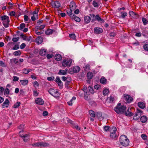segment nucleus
Listing matches in <instances>:
<instances>
[{
  "instance_id": "nucleus-1",
  "label": "nucleus",
  "mask_w": 148,
  "mask_h": 148,
  "mask_svg": "<svg viewBox=\"0 0 148 148\" xmlns=\"http://www.w3.org/2000/svg\"><path fill=\"white\" fill-rule=\"evenodd\" d=\"M74 2L73 1L71 2L70 5V8L68 9L66 11L67 14L72 19H74Z\"/></svg>"
},
{
  "instance_id": "nucleus-2",
  "label": "nucleus",
  "mask_w": 148,
  "mask_h": 148,
  "mask_svg": "<svg viewBox=\"0 0 148 148\" xmlns=\"http://www.w3.org/2000/svg\"><path fill=\"white\" fill-rule=\"evenodd\" d=\"M120 142L122 145L126 147L129 144V140L126 136L121 135L120 137Z\"/></svg>"
},
{
  "instance_id": "nucleus-3",
  "label": "nucleus",
  "mask_w": 148,
  "mask_h": 148,
  "mask_svg": "<svg viewBox=\"0 0 148 148\" xmlns=\"http://www.w3.org/2000/svg\"><path fill=\"white\" fill-rule=\"evenodd\" d=\"M126 107L125 106L122 105L121 107L116 106L114 108V111L118 114H122L125 112L126 110Z\"/></svg>"
},
{
  "instance_id": "nucleus-4",
  "label": "nucleus",
  "mask_w": 148,
  "mask_h": 148,
  "mask_svg": "<svg viewBox=\"0 0 148 148\" xmlns=\"http://www.w3.org/2000/svg\"><path fill=\"white\" fill-rule=\"evenodd\" d=\"M90 15L92 18H92L91 21V22L92 23L95 21L96 20H97L99 22H100L101 23H103L104 22V20L101 18L98 14H97L96 16H95V14H90Z\"/></svg>"
},
{
  "instance_id": "nucleus-5",
  "label": "nucleus",
  "mask_w": 148,
  "mask_h": 148,
  "mask_svg": "<svg viewBox=\"0 0 148 148\" xmlns=\"http://www.w3.org/2000/svg\"><path fill=\"white\" fill-rule=\"evenodd\" d=\"M116 131V127H110V137L112 139L114 138L116 136L115 133Z\"/></svg>"
},
{
  "instance_id": "nucleus-6",
  "label": "nucleus",
  "mask_w": 148,
  "mask_h": 148,
  "mask_svg": "<svg viewBox=\"0 0 148 148\" xmlns=\"http://www.w3.org/2000/svg\"><path fill=\"white\" fill-rule=\"evenodd\" d=\"M49 93L53 96L56 97L59 95V92L56 89L53 88H50L48 90Z\"/></svg>"
},
{
  "instance_id": "nucleus-7",
  "label": "nucleus",
  "mask_w": 148,
  "mask_h": 148,
  "mask_svg": "<svg viewBox=\"0 0 148 148\" xmlns=\"http://www.w3.org/2000/svg\"><path fill=\"white\" fill-rule=\"evenodd\" d=\"M72 61L71 60L64 59L63 60L62 64L63 66H70Z\"/></svg>"
},
{
  "instance_id": "nucleus-8",
  "label": "nucleus",
  "mask_w": 148,
  "mask_h": 148,
  "mask_svg": "<svg viewBox=\"0 0 148 148\" xmlns=\"http://www.w3.org/2000/svg\"><path fill=\"white\" fill-rule=\"evenodd\" d=\"M23 131L22 130V131H20L19 132V135L21 137L23 138L24 141L25 142H27V140L29 138V134H25V135H22L21 134V133H22Z\"/></svg>"
},
{
  "instance_id": "nucleus-9",
  "label": "nucleus",
  "mask_w": 148,
  "mask_h": 148,
  "mask_svg": "<svg viewBox=\"0 0 148 148\" xmlns=\"http://www.w3.org/2000/svg\"><path fill=\"white\" fill-rule=\"evenodd\" d=\"M123 96L127 103H129L132 101L133 100V98L130 97V95L126 94H124Z\"/></svg>"
},
{
  "instance_id": "nucleus-10",
  "label": "nucleus",
  "mask_w": 148,
  "mask_h": 148,
  "mask_svg": "<svg viewBox=\"0 0 148 148\" xmlns=\"http://www.w3.org/2000/svg\"><path fill=\"white\" fill-rule=\"evenodd\" d=\"M51 4L52 6L55 8H58L61 6L60 2L58 1H51Z\"/></svg>"
},
{
  "instance_id": "nucleus-11",
  "label": "nucleus",
  "mask_w": 148,
  "mask_h": 148,
  "mask_svg": "<svg viewBox=\"0 0 148 148\" xmlns=\"http://www.w3.org/2000/svg\"><path fill=\"white\" fill-rule=\"evenodd\" d=\"M138 112L136 113L133 117L134 120H138L141 116V112L140 110H137Z\"/></svg>"
},
{
  "instance_id": "nucleus-12",
  "label": "nucleus",
  "mask_w": 148,
  "mask_h": 148,
  "mask_svg": "<svg viewBox=\"0 0 148 148\" xmlns=\"http://www.w3.org/2000/svg\"><path fill=\"white\" fill-rule=\"evenodd\" d=\"M38 147H48L49 145V144L47 143L40 142H38Z\"/></svg>"
},
{
  "instance_id": "nucleus-13",
  "label": "nucleus",
  "mask_w": 148,
  "mask_h": 148,
  "mask_svg": "<svg viewBox=\"0 0 148 148\" xmlns=\"http://www.w3.org/2000/svg\"><path fill=\"white\" fill-rule=\"evenodd\" d=\"M129 14L130 16L135 18H137L138 17V14L132 11H129Z\"/></svg>"
},
{
  "instance_id": "nucleus-14",
  "label": "nucleus",
  "mask_w": 148,
  "mask_h": 148,
  "mask_svg": "<svg viewBox=\"0 0 148 148\" xmlns=\"http://www.w3.org/2000/svg\"><path fill=\"white\" fill-rule=\"evenodd\" d=\"M36 104L40 105H43L44 103V101L41 98H37L35 100Z\"/></svg>"
},
{
  "instance_id": "nucleus-15",
  "label": "nucleus",
  "mask_w": 148,
  "mask_h": 148,
  "mask_svg": "<svg viewBox=\"0 0 148 148\" xmlns=\"http://www.w3.org/2000/svg\"><path fill=\"white\" fill-rule=\"evenodd\" d=\"M94 32L97 34H100L103 32V29L101 28L98 27H95L94 29Z\"/></svg>"
},
{
  "instance_id": "nucleus-16",
  "label": "nucleus",
  "mask_w": 148,
  "mask_h": 148,
  "mask_svg": "<svg viewBox=\"0 0 148 148\" xmlns=\"http://www.w3.org/2000/svg\"><path fill=\"white\" fill-rule=\"evenodd\" d=\"M10 103V102L8 99H6L5 101L2 104V106L3 108H8Z\"/></svg>"
},
{
  "instance_id": "nucleus-17",
  "label": "nucleus",
  "mask_w": 148,
  "mask_h": 148,
  "mask_svg": "<svg viewBox=\"0 0 148 148\" xmlns=\"http://www.w3.org/2000/svg\"><path fill=\"white\" fill-rule=\"evenodd\" d=\"M20 36L23 39V40L28 41H29L31 38V36H30L28 38L26 36L24 35V34H21Z\"/></svg>"
},
{
  "instance_id": "nucleus-18",
  "label": "nucleus",
  "mask_w": 148,
  "mask_h": 148,
  "mask_svg": "<svg viewBox=\"0 0 148 148\" xmlns=\"http://www.w3.org/2000/svg\"><path fill=\"white\" fill-rule=\"evenodd\" d=\"M91 20V18L88 16H84V21L85 23H89Z\"/></svg>"
},
{
  "instance_id": "nucleus-19",
  "label": "nucleus",
  "mask_w": 148,
  "mask_h": 148,
  "mask_svg": "<svg viewBox=\"0 0 148 148\" xmlns=\"http://www.w3.org/2000/svg\"><path fill=\"white\" fill-rule=\"evenodd\" d=\"M10 22L9 18L6 20L4 21H3V24L5 28H7L9 26V24Z\"/></svg>"
},
{
  "instance_id": "nucleus-20",
  "label": "nucleus",
  "mask_w": 148,
  "mask_h": 148,
  "mask_svg": "<svg viewBox=\"0 0 148 148\" xmlns=\"http://www.w3.org/2000/svg\"><path fill=\"white\" fill-rule=\"evenodd\" d=\"M10 61L11 64H16L18 62V59L16 58L10 59Z\"/></svg>"
},
{
  "instance_id": "nucleus-21",
  "label": "nucleus",
  "mask_w": 148,
  "mask_h": 148,
  "mask_svg": "<svg viewBox=\"0 0 148 148\" xmlns=\"http://www.w3.org/2000/svg\"><path fill=\"white\" fill-rule=\"evenodd\" d=\"M147 117L145 116H143L140 118V120L141 122L143 123H145L147 120Z\"/></svg>"
},
{
  "instance_id": "nucleus-22",
  "label": "nucleus",
  "mask_w": 148,
  "mask_h": 148,
  "mask_svg": "<svg viewBox=\"0 0 148 148\" xmlns=\"http://www.w3.org/2000/svg\"><path fill=\"white\" fill-rule=\"evenodd\" d=\"M55 59L57 61H60L61 60L62 57L60 54H56L55 56Z\"/></svg>"
},
{
  "instance_id": "nucleus-23",
  "label": "nucleus",
  "mask_w": 148,
  "mask_h": 148,
  "mask_svg": "<svg viewBox=\"0 0 148 148\" xmlns=\"http://www.w3.org/2000/svg\"><path fill=\"white\" fill-rule=\"evenodd\" d=\"M20 82L21 83V84L23 86H25L28 83V80L27 79L20 80Z\"/></svg>"
},
{
  "instance_id": "nucleus-24",
  "label": "nucleus",
  "mask_w": 148,
  "mask_h": 148,
  "mask_svg": "<svg viewBox=\"0 0 148 148\" xmlns=\"http://www.w3.org/2000/svg\"><path fill=\"white\" fill-rule=\"evenodd\" d=\"M55 30L53 29H49L45 31V34L47 35H51L52 34L53 32H55Z\"/></svg>"
},
{
  "instance_id": "nucleus-25",
  "label": "nucleus",
  "mask_w": 148,
  "mask_h": 148,
  "mask_svg": "<svg viewBox=\"0 0 148 148\" xmlns=\"http://www.w3.org/2000/svg\"><path fill=\"white\" fill-rule=\"evenodd\" d=\"M138 106L141 109H143L145 107V103L143 102H140L138 103Z\"/></svg>"
},
{
  "instance_id": "nucleus-26",
  "label": "nucleus",
  "mask_w": 148,
  "mask_h": 148,
  "mask_svg": "<svg viewBox=\"0 0 148 148\" xmlns=\"http://www.w3.org/2000/svg\"><path fill=\"white\" fill-rule=\"evenodd\" d=\"M93 74L91 72H88L87 73V77L88 79H91L93 76Z\"/></svg>"
},
{
  "instance_id": "nucleus-27",
  "label": "nucleus",
  "mask_w": 148,
  "mask_h": 148,
  "mask_svg": "<svg viewBox=\"0 0 148 148\" xmlns=\"http://www.w3.org/2000/svg\"><path fill=\"white\" fill-rule=\"evenodd\" d=\"M46 50L45 49L41 50L40 51V54L42 56H44L46 55Z\"/></svg>"
},
{
  "instance_id": "nucleus-28",
  "label": "nucleus",
  "mask_w": 148,
  "mask_h": 148,
  "mask_svg": "<svg viewBox=\"0 0 148 148\" xmlns=\"http://www.w3.org/2000/svg\"><path fill=\"white\" fill-rule=\"evenodd\" d=\"M107 80L104 77H101L100 80V83L105 84L106 83Z\"/></svg>"
},
{
  "instance_id": "nucleus-29",
  "label": "nucleus",
  "mask_w": 148,
  "mask_h": 148,
  "mask_svg": "<svg viewBox=\"0 0 148 148\" xmlns=\"http://www.w3.org/2000/svg\"><path fill=\"white\" fill-rule=\"evenodd\" d=\"M67 74V72H65L64 70H60L58 74L59 75H65Z\"/></svg>"
},
{
  "instance_id": "nucleus-30",
  "label": "nucleus",
  "mask_w": 148,
  "mask_h": 148,
  "mask_svg": "<svg viewBox=\"0 0 148 148\" xmlns=\"http://www.w3.org/2000/svg\"><path fill=\"white\" fill-rule=\"evenodd\" d=\"M102 113L101 112H98L96 114V116L99 119H103L102 117Z\"/></svg>"
},
{
  "instance_id": "nucleus-31",
  "label": "nucleus",
  "mask_w": 148,
  "mask_h": 148,
  "mask_svg": "<svg viewBox=\"0 0 148 148\" xmlns=\"http://www.w3.org/2000/svg\"><path fill=\"white\" fill-rule=\"evenodd\" d=\"M21 54V52L19 50L15 51L13 53V54L15 56H20Z\"/></svg>"
},
{
  "instance_id": "nucleus-32",
  "label": "nucleus",
  "mask_w": 148,
  "mask_h": 148,
  "mask_svg": "<svg viewBox=\"0 0 148 148\" xmlns=\"http://www.w3.org/2000/svg\"><path fill=\"white\" fill-rule=\"evenodd\" d=\"M25 24L24 23H21L19 27H18V28L20 30H22V29L25 27Z\"/></svg>"
},
{
  "instance_id": "nucleus-33",
  "label": "nucleus",
  "mask_w": 148,
  "mask_h": 148,
  "mask_svg": "<svg viewBox=\"0 0 148 148\" xmlns=\"http://www.w3.org/2000/svg\"><path fill=\"white\" fill-rule=\"evenodd\" d=\"M42 38L40 36H38L37 38V42L39 43H41L42 42Z\"/></svg>"
},
{
  "instance_id": "nucleus-34",
  "label": "nucleus",
  "mask_w": 148,
  "mask_h": 148,
  "mask_svg": "<svg viewBox=\"0 0 148 148\" xmlns=\"http://www.w3.org/2000/svg\"><path fill=\"white\" fill-rule=\"evenodd\" d=\"M4 95H6V97H8V96L6 95H8L10 93V90L8 88H6L4 90Z\"/></svg>"
},
{
  "instance_id": "nucleus-35",
  "label": "nucleus",
  "mask_w": 148,
  "mask_h": 148,
  "mask_svg": "<svg viewBox=\"0 0 148 148\" xmlns=\"http://www.w3.org/2000/svg\"><path fill=\"white\" fill-rule=\"evenodd\" d=\"M80 70V68L79 66L75 67V73H77Z\"/></svg>"
},
{
  "instance_id": "nucleus-36",
  "label": "nucleus",
  "mask_w": 148,
  "mask_h": 148,
  "mask_svg": "<svg viewBox=\"0 0 148 148\" xmlns=\"http://www.w3.org/2000/svg\"><path fill=\"white\" fill-rule=\"evenodd\" d=\"M109 92V90L108 89H105L103 91V94L105 96L106 95H108Z\"/></svg>"
},
{
  "instance_id": "nucleus-37",
  "label": "nucleus",
  "mask_w": 148,
  "mask_h": 148,
  "mask_svg": "<svg viewBox=\"0 0 148 148\" xmlns=\"http://www.w3.org/2000/svg\"><path fill=\"white\" fill-rule=\"evenodd\" d=\"M89 113L90 115L92 117H95V114L94 112L92 110H90L89 111Z\"/></svg>"
},
{
  "instance_id": "nucleus-38",
  "label": "nucleus",
  "mask_w": 148,
  "mask_h": 148,
  "mask_svg": "<svg viewBox=\"0 0 148 148\" xmlns=\"http://www.w3.org/2000/svg\"><path fill=\"white\" fill-rule=\"evenodd\" d=\"M1 18L2 21H3L7 20L9 18V17L8 16L5 15L1 16Z\"/></svg>"
},
{
  "instance_id": "nucleus-39",
  "label": "nucleus",
  "mask_w": 148,
  "mask_h": 148,
  "mask_svg": "<svg viewBox=\"0 0 148 148\" xmlns=\"http://www.w3.org/2000/svg\"><path fill=\"white\" fill-rule=\"evenodd\" d=\"M45 27V25H40V26H37L36 27H37V28H38V30H40L43 29Z\"/></svg>"
},
{
  "instance_id": "nucleus-40",
  "label": "nucleus",
  "mask_w": 148,
  "mask_h": 148,
  "mask_svg": "<svg viewBox=\"0 0 148 148\" xmlns=\"http://www.w3.org/2000/svg\"><path fill=\"white\" fill-rule=\"evenodd\" d=\"M21 103L20 102H18L14 104L13 107L14 108H17L20 106Z\"/></svg>"
},
{
  "instance_id": "nucleus-41",
  "label": "nucleus",
  "mask_w": 148,
  "mask_h": 148,
  "mask_svg": "<svg viewBox=\"0 0 148 148\" xmlns=\"http://www.w3.org/2000/svg\"><path fill=\"white\" fill-rule=\"evenodd\" d=\"M121 17L122 18H124L127 14V13L124 12H121Z\"/></svg>"
},
{
  "instance_id": "nucleus-42",
  "label": "nucleus",
  "mask_w": 148,
  "mask_h": 148,
  "mask_svg": "<svg viewBox=\"0 0 148 148\" xmlns=\"http://www.w3.org/2000/svg\"><path fill=\"white\" fill-rule=\"evenodd\" d=\"M110 127L109 126H106L103 127L104 130L105 131L107 132L108 131H110Z\"/></svg>"
},
{
  "instance_id": "nucleus-43",
  "label": "nucleus",
  "mask_w": 148,
  "mask_h": 148,
  "mask_svg": "<svg viewBox=\"0 0 148 148\" xmlns=\"http://www.w3.org/2000/svg\"><path fill=\"white\" fill-rule=\"evenodd\" d=\"M30 70H31V69H24L23 70V73L25 74H27L30 72Z\"/></svg>"
},
{
  "instance_id": "nucleus-44",
  "label": "nucleus",
  "mask_w": 148,
  "mask_h": 148,
  "mask_svg": "<svg viewBox=\"0 0 148 148\" xmlns=\"http://www.w3.org/2000/svg\"><path fill=\"white\" fill-rule=\"evenodd\" d=\"M92 5L94 7H98L99 5L97 3L95 0H94L92 2Z\"/></svg>"
},
{
  "instance_id": "nucleus-45",
  "label": "nucleus",
  "mask_w": 148,
  "mask_h": 148,
  "mask_svg": "<svg viewBox=\"0 0 148 148\" xmlns=\"http://www.w3.org/2000/svg\"><path fill=\"white\" fill-rule=\"evenodd\" d=\"M142 20L144 25H146L148 24V21H147L145 18H143L142 19Z\"/></svg>"
},
{
  "instance_id": "nucleus-46",
  "label": "nucleus",
  "mask_w": 148,
  "mask_h": 148,
  "mask_svg": "<svg viewBox=\"0 0 148 148\" xmlns=\"http://www.w3.org/2000/svg\"><path fill=\"white\" fill-rule=\"evenodd\" d=\"M69 72L71 74H73L74 73V67L71 68L69 69Z\"/></svg>"
},
{
  "instance_id": "nucleus-47",
  "label": "nucleus",
  "mask_w": 148,
  "mask_h": 148,
  "mask_svg": "<svg viewBox=\"0 0 148 148\" xmlns=\"http://www.w3.org/2000/svg\"><path fill=\"white\" fill-rule=\"evenodd\" d=\"M55 77L53 76L49 77H47V79L49 81H52L54 80Z\"/></svg>"
},
{
  "instance_id": "nucleus-48",
  "label": "nucleus",
  "mask_w": 148,
  "mask_h": 148,
  "mask_svg": "<svg viewBox=\"0 0 148 148\" xmlns=\"http://www.w3.org/2000/svg\"><path fill=\"white\" fill-rule=\"evenodd\" d=\"M19 48V46L18 45H16L12 48L11 49L14 50H16L18 49Z\"/></svg>"
},
{
  "instance_id": "nucleus-49",
  "label": "nucleus",
  "mask_w": 148,
  "mask_h": 148,
  "mask_svg": "<svg viewBox=\"0 0 148 148\" xmlns=\"http://www.w3.org/2000/svg\"><path fill=\"white\" fill-rule=\"evenodd\" d=\"M85 96H84V99L85 100H87V101H89L90 99V97L89 96H88V95H85Z\"/></svg>"
},
{
  "instance_id": "nucleus-50",
  "label": "nucleus",
  "mask_w": 148,
  "mask_h": 148,
  "mask_svg": "<svg viewBox=\"0 0 148 148\" xmlns=\"http://www.w3.org/2000/svg\"><path fill=\"white\" fill-rule=\"evenodd\" d=\"M125 114L127 116H130L133 115V114L130 112H125Z\"/></svg>"
},
{
  "instance_id": "nucleus-51",
  "label": "nucleus",
  "mask_w": 148,
  "mask_h": 148,
  "mask_svg": "<svg viewBox=\"0 0 148 148\" xmlns=\"http://www.w3.org/2000/svg\"><path fill=\"white\" fill-rule=\"evenodd\" d=\"M88 89L89 91L91 93H93V88L92 87H91L90 86H89L88 88Z\"/></svg>"
},
{
  "instance_id": "nucleus-52",
  "label": "nucleus",
  "mask_w": 148,
  "mask_h": 148,
  "mask_svg": "<svg viewBox=\"0 0 148 148\" xmlns=\"http://www.w3.org/2000/svg\"><path fill=\"white\" fill-rule=\"evenodd\" d=\"M75 21L77 22H79L81 21V19L79 18L75 15Z\"/></svg>"
},
{
  "instance_id": "nucleus-53",
  "label": "nucleus",
  "mask_w": 148,
  "mask_h": 148,
  "mask_svg": "<svg viewBox=\"0 0 148 148\" xmlns=\"http://www.w3.org/2000/svg\"><path fill=\"white\" fill-rule=\"evenodd\" d=\"M57 83L58 84V86H59V88H62V86H63L62 82L61 81L58 82Z\"/></svg>"
},
{
  "instance_id": "nucleus-54",
  "label": "nucleus",
  "mask_w": 148,
  "mask_h": 148,
  "mask_svg": "<svg viewBox=\"0 0 148 148\" xmlns=\"http://www.w3.org/2000/svg\"><path fill=\"white\" fill-rule=\"evenodd\" d=\"M74 99V97H73L70 101L67 102L69 106H72V102Z\"/></svg>"
},
{
  "instance_id": "nucleus-55",
  "label": "nucleus",
  "mask_w": 148,
  "mask_h": 148,
  "mask_svg": "<svg viewBox=\"0 0 148 148\" xmlns=\"http://www.w3.org/2000/svg\"><path fill=\"white\" fill-rule=\"evenodd\" d=\"M141 137L143 140H145L147 138V136L144 134H143L141 135Z\"/></svg>"
},
{
  "instance_id": "nucleus-56",
  "label": "nucleus",
  "mask_w": 148,
  "mask_h": 148,
  "mask_svg": "<svg viewBox=\"0 0 148 148\" xmlns=\"http://www.w3.org/2000/svg\"><path fill=\"white\" fill-rule=\"evenodd\" d=\"M101 87L98 84L94 86V88L95 89L97 90H98Z\"/></svg>"
},
{
  "instance_id": "nucleus-57",
  "label": "nucleus",
  "mask_w": 148,
  "mask_h": 148,
  "mask_svg": "<svg viewBox=\"0 0 148 148\" xmlns=\"http://www.w3.org/2000/svg\"><path fill=\"white\" fill-rule=\"evenodd\" d=\"M33 92L34 96L36 97L38 95L39 93L37 92L36 90H34Z\"/></svg>"
},
{
  "instance_id": "nucleus-58",
  "label": "nucleus",
  "mask_w": 148,
  "mask_h": 148,
  "mask_svg": "<svg viewBox=\"0 0 148 148\" xmlns=\"http://www.w3.org/2000/svg\"><path fill=\"white\" fill-rule=\"evenodd\" d=\"M143 47L145 50L148 51V44L145 45H144Z\"/></svg>"
},
{
  "instance_id": "nucleus-59",
  "label": "nucleus",
  "mask_w": 148,
  "mask_h": 148,
  "mask_svg": "<svg viewBox=\"0 0 148 148\" xmlns=\"http://www.w3.org/2000/svg\"><path fill=\"white\" fill-rule=\"evenodd\" d=\"M55 81L56 82L58 83V82H60L61 80L60 77H59L57 76L56 77V79L55 80Z\"/></svg>"
},
{
  "instance_id": "nucleus-60",
  "label": "nucleus",
  "mask_w": 148,
  "mask_h": 148,
  "mask_svg": "<svg viewBox=\"0 0 148 148\" xmlns=\"http://www.w3.org/2000/svg\"><path fill=\"white\" fill-rule=\"evenodd\" d=\"M25 46H26L25 44V43H23L20 46V47L21 49H24V48H25Z\"/></svg>"
},
{
  "instance_id": "nucleus-61",
  "label": "nucleus",
  "mask_w": 148,
  "mask_h": 148,
  "mask_svg": "<svg viewBox=\"0 0 148 148\" xmlns=\"http://www.w3.org/2000/svg\"><path fill=\"white\" fill-rule=\"evenodd\" d=\"M24 18L25 22H26L29 20L28 17L27 15H24Z\"/></svg>"
},
{
  "instance_id": "nucleus-62",
  "label": "nucleus",
  "mask_w": 148,
  "mask_h": 148,
  "mask_svg": "<svg viewBox=\"0 0 148 148\" xmlns=\"http://www.w3.org/2000/svg\"><path fill=\"white\" fill-rule=\"evenodd\" d=\"M13 78H14L13 79V80L14 81V82L18 81L19 79V78L18 77L15 76H14Z\"/></svg>"
},
{
  "instance_id": "nucleus-63",
  "label": "nucleus",
  "mask_w": 148,
  "mask_h": 148,
  "mask_svg": "<svg viewBox=\"0 0 148 148\" xmlns=\"http://www.w3.org/2000/svg\"><path fill=\"white\" fill-rule=\"evenodd\" d=\"M53 54L50 55L48 54L47 55V57L48 59H49L52 58L53 57Z\"/></svg>"
},
{
  "instance_id": "nucleus-64",
  "label": "nucleus",
  "mask_w": 148,
  "mask_h": 148,
  "mask_svg": "<svg viewBox=\"0 0 148 148\" xmlns=\"http://www.w3.org/2000/svg\"><path fill=\"white\" fill-rule=\"evenodd\" d=\"M48 112L47 111H44L42 113V115L44 116H46L48 115Z\"/></svg>"
}]
</instances>
